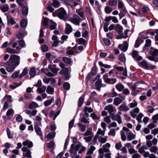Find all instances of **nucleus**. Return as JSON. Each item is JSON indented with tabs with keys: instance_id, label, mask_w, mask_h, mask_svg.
Instances as JSON below:
<instances>
[{
	"instance_id": "obj_1",
	"label": "nucleus",
	"mask_w": 158,
	"mask_h": 158,
	"mask_svg": "<svg viewBox=\"0 0 158 158\" xmlns=\"http://www.w3.org/2000/svg\"><path fill=\"white\" fill-rule=\"evenodd\" d=\"M20 57L18 55H11L7 62V64L9 66H17L20 63Z\"/></svg>"
},
{
	"instance_id": "obj_2",
	"label": "nucleus",
	"mask_w": 158,
	"mask_h": 158,
	"mask_svg": "<svg viewBox=\"0 0 158 158\" xmlns=\"http://www.w3.org/2000/svg\"><path fill=\"white\" fill-rule=\"evenodd\" d=\"M52 15L53 16H57L61 19L64 20L66 18V13L64 9L60 8L52 13Z\"/></svg>"
},
{
	"instance_id": "obj_3",
	"label": "nucleus",
	"mask_w": 158,
	"mask_h": 158,
	"mask_svg": "<svg viewBox=\"0 0 158 158\" xmlns=\"http://www.w3.org/2000/svg\"><path fill=\"white\" fill-rule=\"evenodd\" d=\"M80 145L77 144L75 145V143L72 144L71 148L69 151L70 156L72 157H74L77 155V152L80 149Z\"/></svg>"
},
{
	"instance_id": "obj_4",
	"label": "nucleus",
	"mask_w": 158,
	"mask_h": 158,
	"mask_svg": "<svg viewBox=\"0 0 158 158\" xmlns=\"http://www.w3.org/2000/svg\"><path fill=\"white\" fill-rule=\"evenodd\" d=\"M22 151L23 152V156L24 157L27 158H32L30 150L26 147H23L22 148Z\"/></svg>"
},
{
	"instance_id": "obj_5",
	"label": "nucleus",
	"mask_w": 158,
	"mask_h": 158,
	"mask_svg": "<svg viewBox=\"0 0 158 158\" xmlns=\"http://www.w3.org/2000/svg\"><path fill=\"white\" fill-rule=\"evenodd\" d=\"M107 74L104 75L103 77V79L105 83L110 84H113L116 82V79L115 78H109L108 77Z\"/></svg>"
},
{
	"instance_id": "obj_6",
	"label": "nucleus",
	"mask_w": 158,
	"mask_h": 158,
	"mask_svg": "<svg viewBox=\"0 0 158 158\" xmlns=\"http://www.w3.org/2000/svg\"><path fill=\"white\" fill-rule=\"evenodd\" d=\"M110 115L112 120L117 121L119 124L122 123L121 117L119 114H116L114 115L113 114H111Z\"/></svg>"
},
{
	"instance_id": "obj_7",
	"label": "nucleus",
	"mask_w": 158,
	"mask_h": 158,
	"mask_svg": "<svg viewBox=\"0 0 158 158\" xmlns=\"http://www.w3.org/2000/svg\"><path fill=\"white\" fill-rule=\"evenodd\" d=\"M111 20V16H109L105 18L104 20L105 23H104L103 26V29L104 31L107 32L108 31V26L110 24L109 22Z\"/></svg>"
},
{
	"instance_id": "obj_8",
	"label": "nucleus",
	"mask_w": 158,
	"mask_h": 158,
	"mask_svg": "<svg viewBox=\"0 0 158 158\" xmlns=\"http://www.w3.org/2000/svg\"><path fill=\"white\" fill-rule=\"evenodd\" d=\"M21 48L17 46L16 47V49H12L10 48H6L7 52L11 54H19Z\"/></svg>"
},
{
	"instance_id": "obj_9",
	"label": "nucleus",
	"mask_w": 158,
	"mask_h": 158,
	"mask_svg": "<svg viewBox=\"0 0 158 158\" xmlns=\"http://www.w3.org/2000/svg\"><path fill=\"white\" fill-rule=\"evenodd\" d=\"M119 110L120 111L127 112L130 110V108L125 102L123 103L118 107Z\"/></svg>"
},
{
	"instance_id": "obj_10",
	"label": "nucleus",
	"mask_w": 158,
	"mask_h": 158,
	"mask_svg": "<svg viewBox=\"0 0 158 158\" xmlns=\"http://www.w3.org/2000/svg\"><path fill=\"white\" fill-rule=\"evenodd\" d=\"M73 18L71 19V22L73 23L79 25L81 18L77 15L75 14L73 16Z\"/></svg>"
},
{
	"instance_id": "obj_11",
	"label": "nucleus",
	"mask_w": 158,
	"mask_h": 158,
	"mask_svg": "<svg viewBox=\"0 0 158 158\" xmlns=\"http://www.w3.org/2000/svg\"><path fill=\"white\" fill-rule=\"evenodd\" d=\"M132 56L137 61L141 60L142 59L141 56L138 55V52L135 50H134L132 51Z\"/></svg>"
},
{
	"instance_id": "obj_12",
	"label": "nucleus",
	"mask_w": 158,
	"mask_h": 158,
	"mask_svg": "<svg viewBox=\"0 0 158 158\" xmlns=\"http://www.w3.org/2000/svg\"><path fill=\"white\" fill-rule=\"evenodd\" d=\"M124 44H119L118 48L123 51H126L128 48V43L127 41L124 42Z\"/></svg>"
},
{
	"instance_id": "obj_13",
	"label": "nucleus",
	"mask_w": 158,
	"mask_h": 158,
	"mask_svg": "<svg viewBox=\"0 0 158 158\" xmlns=\"http://www.w3.org/2000/svg\"><path fill=\"white\" fill-rule=\"evenodd\" d=\"M114 109L115 107L111 104L106 106L104 109L105 110L108 111V112L110 114H112V113L114 112Z\"/></svg>"
},
{
	"instance_id": "obj_14",
	"label": "nucleus",
	"mask_w": 158,
	"mask_h": 158,
	"mask_svg": "<svg viewBox=\"0 0 158 158\" xmlns=\"http://www.w3.org/2000/svg\"><path fill=\"white\" fill-rule=\"evenodd\" d=\"M119 10H120V12L118 14V15L120 19H121L126 15L127 12V11L125 7Z\"/></svg>"
},
{
	"instance_id": "obj_15",
	"label": "nucleus",
	"mask_w": 158,
	"mask_h": 158,
	"mask_svg": "<svg viewBox=\"0 0 158 158\" xmlns=\"http://www.w3.org/2000/svg\"><path fill=\"white\" fill-rule=\"evenodd\" d=\"M123 28L119 24H117L115 25L114 30L116 31L118 34H121L123 32Z\"/></svg>"
},
{
	"instance_id": "obj_16",
	"label": "nucleus",
	"mask_w": 158,
	"mask_h": 158,
	"mask_svg": "<svg viewBox=\"0 0 158 158\" xmlns=\"http://www.w3.org/2000/svg\"><path fill=\"white\" fill-rule=\"evenodd\" d=\"M23 144L24 146H27L28 148H31L33 146L32 142L28 139H27L23 142Z\"/></svg>"
},
{
	"instance_id": "obj_17",
	"label": "nucleus",
	"mask_w": 158,
	"mask_h": 158,
	"mask_svg": "<svg viewBox=\"0 0 158 158\" xmlns=\"http://www.w3.org/2000/svg\"><path fill=\"white\" fill-rule=\"evenodd\" d=\"M66 2L68 5L71 6L73 8L78 4V3L73 0H67L66 1Z\"/></svg>"
},
{
	"instance_id": "obj_18",
	"label": "nucleus",
	"mask_w": 158,
	"mask_h": 158,
	"mask_svg": "<svg viewBox=\"0 0 158 158\" xmlns=\"http://www.w3.org/2000/svg\"><path fill=\"white\" fill-rule=\"evenodd\" d=\"M123 101V100L118 97L115 98L114 99L113 103L116 106H118Z\"/></svg>"
},
{
	"instance_id": "obj_19",
	"label": "nucleus",
	"mask_w": 158,
	"mask_h": 158,
	"mask_svg": "<svg viewBox=\"0 0 158 158\" xmlns=\"http://www.w3.org/2000/svg\"><path fill=\"white\" fill-rule=\"evenodd\" d=\"M72 31V28L71 25L68 23L66 24L65 34H69Z\"/></svg>"
},
{
	"instance_id": "obj_20",
	"label": "nucleus",
	"mask_w": 158,
	"mask_h": 158,
	"mask_svg": "<svg viewBox=\"0 0 158 158\" xmlns=\"http://www.w3.org/2000/svg\"><path fill=\"white\" fill-rule=\"evenodd\" d=\"M77 42L79 44H82L84 47L86 46L87 43V41L82 38L78 39Z\"/></svg>"
},
{
	"instance_id": "obj_21",
	"label": "nucleus",
	"mask_w": 158,
	"mask_h": 158,
	"mask_svg": "<svg viewBox=\"0 0 158 158\" xmlns=\"http://www.w3.org/2000/svg\"><path fill=\"white\" fill-rule=\"evenodd\" d=\"M143 42V41L140 38H138L135 42L134 45L135 47L136 48H138Z\"/></svg>"
},
{
	"instance_id": "obj_22",
	"label": "nucleus",
	"mask_w": 158,
	"mask_h": 158,
	"mask_svg": "<svg viewBox=\"0 0 158 158\" xmlns=\"http://www.w3.org/2000/svg\"><path fill=\"white\" fill-rule=\"evenodd\" d=\"M94 134L92 132V128L91 127H89L88 128L86 132L84 134V136H93Z\"/></svg>"
},
{
	"instance_id": "obj_23",
	"label": "nucleus",
	"mask_w": 158,
	"mask_h": 158,
	"mask_svg": "<svg viewBox=\"0 0 158 158\" xmlns=\"http://www.w3.org/2000/svg\"><path fill=\"white\" fill-rule=\"evenodd\" d=\"M54 101V99L53 98H52L50 99L47 100L44 102V105L45 106L50 105Z\"/></svg>"
},
{
	"instance_id": "obj_24",
	"label": "nucleus",
	"mask_w": 158,
	"mask_h": 158,
	"mask_svg": "<svg viewBox=\"0 0 158 158\" xmlns=\"http://www.w3.org/2000/svg\"><path fill=\"white\" fill-rule=\"evenodd\" d=\"M127 136V140L128 141H131L135 138V135L133 134L131 132H130L128 133Z\"/></svg>"
},
{
	"instance_id": "obj_25",
	"label": "nucleus",
	"mask_w": 158,
	"mask_h": 158,
	"mask_svg": "<svg viewBox=\"0 0 158 158\" xmlns=\"http://www.w3.org/2000/svg\"><path fill=\"white\" fill-rule=\"evenodd\" d=\"M39 107L37 103L34 102H32L29 105L28 108L29 109H35Z\"/></svg>"
},
{
	"instance_id": "obj_26",
	"label": "nucleus",
	"mask_w": 158,
	"mask_h": 158,
	"mask_svg": "<svg viewBox=\"0 0 158 158\" xmlns=\"http://www.w3.org/2000/svg\"><path fill=\"white\" fill-rule=\"evenodd\" d=\"M147 33L153 36L155 35V33L154 32H150L148 31H147L146 32H143L142 34V38L144 39H145L148 38L147 36Z\"/></svg>"
},
{
	"instance_id": "obj_27",
	"label": "nucleus",
	"mask_w": 158,
	"mask_h": 158,
	"mask_svg": "<svg viewBox=\"0 0 158 158\" xmlns=\"http://www.w3.org/2000/svg\"><path fill=\"white\" fill-rule=\"evenodd\" d=\"M89 35V32L85 28H83L82 33V36L85 39H87Z\"/></svg>"
},
{
	"instance_id": "obj_28",
	"label": "nucleus",
	"mask_w": 158,
	"mask_h": 158,
	"mask_svg": "<svg viewBox=\"0 0 158 158\" xmlns=\"http://www.w3.org/2000/svg\"><path fill=\"white\" fill-rule=\"evenodd\" d=\"M34 129L36 133L38 135L40 136V137L42 136L43 134L41 129L39 127H37L35 126V127H34Z\"/></svg>"
},
{
	"instance_id": "obj_29",
	"label": "nucleus",
	"mask_w": 158,
	"mask_h": 158,
	"mask_svg": "<svg viewBox=\"0 0 158 158\" xmlns=\"http://www.w3.org/2000/svg\"><path fill=\"white\" fill-rule=\"evenodd\" d=\"M29 74L31 77H34L36 74V71L35 69L33 68L31 69L29 71Z\"/></svg>"
},
{
	"instance_id": "obj_30",
	"label": "nucleus",
	"mask_w": 158,
	"mask_h": 158,
	"mask_svg": "<svg viewBox=\"0 0 158 158\" xmlns=\"http://www.w3.org/2000/svg\"><path fill=\"white\" fill-rule=\"evenodd\" d=\"M7 18L8 24H11V25H13L15 24L16 22L12 18H10L9 16H7Z\"/></svg>"
},
{
	"instance_id": "obj_31",
	"label": "nucleus",
	"mask_w": 158,
	"mask_h": 158,
	"mask_svg": "<svg viewBox=\"0 0 158 158\" xmlns=\"http://www.w3.org/2000/svg\"><path fill=\"white\" fill-rule=\"evenodd\" d=\"M151 54L155 57L158 54V50L156 49H153V48H151Z\"/></svg>"
},
{
	"instance_id": "obj_32",
	"label": "nucleus",
	"mask_w": 158,
	"mask_h": 158,
	"mask_svg": "<svg viewBox=\"0 0 158 158\" xmlns=\"http://www.w3.org/2000/svg\"><path fill=\"white\" fill-rule=\"evenodd\" d=\"M115 88L119 92L122 91L124 88V86L121 84L116 85Z\"/></svg>"
},
{
	"instance_id": "obj_33",
	"label": "nucleus",
	"mask_w": 158,
	"mask_h": 158,
	"mask_svg": "<svg viewBox=\"0 0 158 158\" xmlns=\"http://www.w3.org/2000/svg\"><path fill=\"white\" fill-rule=\"evenodd\" d=\"M78 126L80 130L82 132L85 131L86 129V126L85 125H82L81 123L78 124Z\"/></svg>"
},
{
	"instance_id": "obj_34",
	"label": "nucleus",
	"mask_w": 158,
	"mask_h": 158,
	"mask_svg": "<svg viewBox=\"0 0 158 158\" xmlns=\"http://www.w3.org/2000/svg\"><path fill=\"white\" fill-rule=\"evenodd\" d=\"M28 68H25L23 69L22 73L19 75V78H20L25 75L28 73Z\"/></svg>"
},
{
	"instance_id": "obj_35",
	"label": "nucleus",
	"mask_w": 158,
	"mask_h": 158,
	"mask_svg": "<svg viewBox=\"0 0 158 158\" xmlns=\"http://www.w3.org/2000/svg\"><path fill=\"white\" fill-rule=\"evenodd\" d=\"M146 44H145L144 47L143 48L144 50H146V48L150 46L151 45V41L150 40L148 39L145 41Z\"/></svg>"
},
{
	"instance_id": "obj_36",
	"label": "nucleus",
	"mask_w": 158,
	"mask_h": 158,
	"mask_svg": "<svg viewBox=\"0 0 158 158\" xmlns=\"http://www.w3.org/2000/svg\"><path fill=\"white\" fill-rule=\"evenodd\" d=\"M24 35V33L23 31L20 30L18 32V33L16 35L17 37L19 39H20L22 38Z\"/></svg>"
},
{
	"instance_id": "obj_37",
	"label": "nucleus",
	"mask_w": 158,
	"mask_h": 158,
	"mask_svg": "<svg viewBox=\"0 0 158 158\" xmlns=\"http://www.w3.org/2000/svg\"><path fill=\"white\" fill-rule=\"evenodd\" d=\"M140 64L142 67L146 69H148V64L146 61L144 60L140 62Z\"/></svg>"
},
{
	"instance_id": "obj_38",
	"label": "nucleus",
	"mask_w": 158,
	"mask_h": 158,
	"mask_svg": "<svg viewBox=\"0 0 158 158\" xmlns=\"http://www.w3.org/2000/svg\"><path fill=\"white\" fill-rule=\"evenodd\" d=\"M46 87L44 86H43L42 87H39L37 89V91L39 93H42L44 92L46 89Z\"/></svg>"
},
{
	"instance_id": "obj_39",
	"label": "nucleus",
	"mask_w": 158,
	"mask_h": 158,
	"mask_svg": "<svg viewBox=\"0 0 158 158\" xmlns=\"http://www.w3.org/2000/svg\"><path fill=\"white\" fill-rule=\"evenodd\" d=\"M143 116V114L141 113H139L136 117V120L138 123H142L141 120Z\"/></svg>"
},
{
	"instance_id": "obj_40",
	"label": "nucleus",
	"mask_w": 158,
	"mask_h": 158,
	"mask_svg": "<svg viewBox=\"0 0 158 158\" xmlns=\"http://www.w3.org/2000/svg\"><path fill=\"white\" fill-rule=\"evenodd\" d=\"M84 102V98L82 97V96L79 99L78 102V106L79 107H81Z\"/></svg>"
},
{
	"instance_id": "obj_41",
	"label": "nucleus",
	"mask_w": 158,
	"mask_h": 158,
	"mask_svg": "<svg viewBox=\"0 0 158 158\" xmlns=\"http://www.w3.org/2000/svg\"><path fill=\"white\" fill-rule=\"evenodd\" d=\"M78 145H80V148L78 152V153L79 154H81L85 150L86 148L85 146H82L81 143L78 144Z\"/></svg>"
},
{
	"instance_id": "obj_42",
	"label": "nucleus",
	"mask_w": 158,
	"mask_h": 158,
	"mask_svg": "<svg viewBox=\"0 0 158 158\" xmlns=\"http://www.w3.org/2000/svg\"><path fill=\"white\" fill-rule=\"evenodd\" d=\"M46 92L48 94H52L54 92V89L50 86H48Z\"/></svg>"
},
{
	"instance_id": "obj_43",
	"label": "nucleus",
	"mask_w": 158,
	"mask_h": 158,
	"mask_svg": "<svg viewBox=\"0 0 158 158\" xmlns=\"http://www.w3.org/2000/svg\"><path fill=\"white\" fill-rule=\"evenodd\" d=\"M105 10L106 13L110 14L112 11V8L111 7L106 6L105 8Z\"/></svg>"
},
{
	"instance_id": "obj_44",
	"label": "nucleus",
	"mask_w": 158,
	"mask_h": 158,
	"mask_svg": "<svg viewBox=\"0 0 158 158\" xmlns=\"http://www.w3.org/2000/svg\"><path fill=\"white\" fill-rule=\"evenodd\" d=\"M6 68V71L9 72H12L14 71L15 68V66H9Z\"/></svg>"
},
{
	"instance_id": "obj_45",
	"label": "nucleus",
	"mask_w": 158,
	"mask_h": 158,
	"mask_svg": "<svg viewBox=\"0 0 158 158\" xmlns=\"http://www.w3.org/2000/svg\"><path fill=\"white\" fill-rule=\"evenodd\" d=\"M22 12L23 15H27L28 12V8L27 7L24 6L23 7Z\"/></svg>"
},
{
	"instance_id": "obj_46",
	"label": "nucleus",
	"mask_w": 158,
	"mask_h": 158,
	"mask_svg": "<svg viewBox=\"0 0 158 158\" xmlns=\"http://www.w3.org/2000/svg\"><path fill=\"white\" fill-rule=\"evenodd\" d=\"M62 59L64 62L68 64H70L72 62L71 60L67 57H63Z\"/></svg>"
},
{
	"instance_id": "obj_47",
	"label": "nucleus",
	"mask_w": 158,
	"mask_h": 158,
	"mask_svg": "<svg viewBox=\"0 0 158 158\" xmlns=\"http://www.w3.org/2000/svg\"><path fill=\"white\" fill-rule=\"evenodd\" d=\"M18 44L19 46L21 48L24 47L26 44L24 40H20L18 41Z\"/></svg>"
},
{
	"instance_id": "obj_48",
	"label": "nucleus",
	"mask_w": 158,
	"mask_h": 158,
	"mask_svg": "<svg viewBox=\"0 0 158 158\" xmlns=\"http://www.w3.org/2000/svg\"><path fill=\"white\" fill-rule=\"evenodd\" d=\"M116 38L117 39H121L122 38L126 39L127 38V37L126 35L123 36V32L121 34H118L116 37Z\"/></svg>"
},
{
	"instance_id": "obj_49",
	"label": "nucleus",
	"mask_w": 158,
	"mask_h": 158,
	"mask_svg": "<svg viewBox=\"0 0 158 158\" xmlns=\"http://www.w3.org/2000/svg\"><path fill=\"white\" fill-rule=\"evenodd\" d=\"M63 87L67 90H69L70 88L69 84L68 82H64L63 84Z\"/></svg>"
},
{
	"instance_id": "obj_50",
	"label": "nucleus",
	"mask_w": 158,
	"mask_h": 158,
	"mask_svg": "<svg viewBox=\"0 0 158 158\" xmlns=\"http://www.w3.org/2000/svg\"><path fill=\"white\" fill-rule=\"evenodd\" d=\"M84 111H86L89 113H91L93 112V110L91 107H89L85 106L84 108Z\"/></svg>"
},
{
	"instance_id": "obj_51",
	"label": "nucleus",
	"mask_w": 158,
	"mask_h": 158,
	"mask_svg": "<svg viewBox=\"0 0 158 158\" xmlns=\"http://www.w3.org/2000/svg\"><path fill=\"white\" fill-rule=\"evenodd\" d=\"M150 151L151 152L156 153L158 151V149L156 147L153 146L150 148Z\"/></svg>"
},
{
	"instance_id": "obj_52",
	"label": "nucleus",
	"mask_w": 158,
	"mask_h": 158,
	"mask_svg": "<svg viewBox=\"0 0 158 158\" xmlns=\"http://www.w3.org/2000/svg\"><path fill=\"white\" fill-rule=\"evenodd\" d=\"M20 25L22 27H25L27 24V23L26 20L25 19H23L22 20L20 23Z\"/></svg>"
},
{
	"instance_id": "obj_53",
	"label": "nucleus",
	"mask_w": 158,
	"mask_h": 158,
	"mask_svg": "<svg viewBox=\"0 0 158 158\" xmlns=\"http://www.w3.org/2000/svg\"><path fill=\"white\" fill-rule=\"evenodd\" d=\"M14 112V111L13 110V109L10 108L7 111L6 113V115L7 116H9L11 114H13Z\"/></svg>"
},
{
	"instance_id": "obj_54",
	"label": "nucleus",
	"mask_w": 158,
	"mask_h": 158,
	"mask_svg": "<svg viewBox=\"0 0 158 158\" xmlns=\"http://www.w3.org/2000/svg\"><path fill=\"white\" fill-rule=\"evenodd\" d=\"M118 59L122 62H125L126 59L125 56L122 54L118 56Z\"/></svg>"
},
{
	"instance_id": "obj_55",
	"label": "nucleus",
	"mask_w": 158,
	"mask_h": 158,
	"mask_svg": "<svg viewBox=\"0 0 158 158\" xmlns=\"http://www.w3.org/2000/svg\"><path fill=\"white\" fill-rule=\"evenodd\" d=\"M117 3L116 0H109V4L111 6H115Z\"/></svg>"
},
{
	"instance_id": "obj_56",
	"label": "nucleus",
	"mask_w": 158,
	"mask_h": 158,
	"mask_svg": "<svg viewBox=\"0 0 158 158\" xmlns=\"http://www.w3.org/2000/svg\"><path fill=\"white\" fill-rule=\"evenodd\" d=\"M48 49V47L46 45H44L41 47V50L43 52H47Z\"/></svg>"
},
{
	"instance_id": "obj_57",
	"label": "nucleus",
	"mask_w": 158,
	"mask_h": 158,
	"mask_svg": "<svg viewBox=\"0 0 158 158\" xmlns=\"http://www.w3.org/2000/svg\"><path fill=\"white\" fill-rule=\"evenodd\" d=\"M152 119L153 120V123H156L157 120L158 119V114H156L153 116Z\"/></svg>"
},
{
	"instance_id": "obj_58",
	"label": "nucleus",
	"mask_w": 158,
	"mask_h": 158,
	"mask_svg": "<svg viewBox=\"0 0 158 158\" xmlns=\"http://www.w3.org/2000/svg\"><path fill=\"white\" fill-rule=\"evenodd\" d=\"M120 134L122 140L123 141H125L126 139V137L125 135V132L122 131H121L120 132Z\"/></svg>"
},
{
	"instance_id": "obj_59",
	"label": "nucleus",
	"mask_w": 158,
	"mask_h": 158,
	"mask_svg": "<svg viewBox=\"0 0 158 158\" xmlns=\"http://www.w3.org/2000/svg\"><path fill=\"white\" fill-rule=\"evenodd\" d=\"M115 132L114 129L112 128L110 129V132L108 133V135H109L114 136L115 135Z\"/></svg>"
},
{
	"instance_id": "obj_60",
	"label": "nucleus",
	"mask_w": 158,
	"mask_h": 158,
	"mask_svg": "<svg viewBox=\"0 0 158 158\" xmlns=\"http://www.w3.org/2000/svg\"><path fill=\"white\" fill-rule=\"evenodd\" d=\"M53 6L56 8L60 6V3L57 0H55L53 2Z\"/></svg>"
},
{
	"instance_id": "obj_61",
	"label": "nucleus",
	"mask_w": 158,
	"mask_h": 158,
	"mask_svg": "<svg viewBox=\"0 0 158 158\" xmlns=\"http://www.w3.org/2000/svg\"><path fill=\"white\" fill-rule=\"evenodd\" d=\"M54 143L53 141H50L47 144V147L49 148H52L54 145Z\"/></svg>"
},
{
	"instance_id": "obj_62",
	"label": "nucleus",
	"mask_w": 158,
	"mask_h": 158,
	"mask_svg": "<svg viewBox=\"0 0 158 158\" xmlns=\"http://www.w3.org/2000/svg\"><path fill=\"white\" fill-rule=\"evenodd\" d=\"M97 136H94L90 143L92 145H94L97 143Z\"/></svg>"
},
{
	"instance_id": "obj_63",
	"label": "nucleus",
	"mask_w": 158,
	"mask_h": 158,
	"mask_svg": "<svg viewBox=\"0 0 158 158\" xmlns=\"http://www.w3.org/2000/svg\"><path fill=\"white\" fill-rule=\"evenodd\" d=\"M74 120L73 119L71 120L69 122V129L70 130L73 127L74 125Z\"/></svg>"
},
{
	"instance_id": "obj_64",
	"label": "nucleus",
	"mask_w": 158,
	"mask_h": 158,
	"mask_svg": "<svg viewBox=\"0 0 158 158\" xmlns=\"http://www.w3.org/2000/svg\"><path fill=\"white\" fill-rule=\"evenodd\" d=\"M55 134L53 133H49L46 136V138L49 139H52L54 138Z\"/></svg>"
}]
</instances>
